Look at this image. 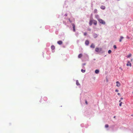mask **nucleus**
I'll list each match as a JSON object with an SVG mask.
<instances>
[{
	"instance_id": "obj_34",
	"label": "nucleus",
	"mask_w": 133,
	"mask_h": 133,
	"mask_svg": "<svg viewBox=\"0 0 133 133\" xmlns=\"http://www.w3.org/2000/svg\"><path fill=\"white\" fill-rule=\"evenodd\" d=\"M123 99V98H121V99Z\"/></svg>"
},
{
	"instance_id": "obj_6",
	"label": "nucleus",
	"mask_w": 133,
	"mask_h": 133,
	"mask_svg": "<svg viewBox=\"0 0 133 133\" xmlns=\"http://www.w3.org/2000/svg\"><path fill=\"white\" fill-rule=\"evenodd\" d=\"M97 21L95 20H93V23L95 25H96L97 24Z\"/></svg>"
},
{
	"instance_id": "obj_24",
	"label": "nucleus",
	"mask_w": 133,
	"mask_h": 133,
	"mask_svg": "<svg viewBox=\"0 0 133 133\" xmlns=\"http://www.w3.org/2000/svg\"><path fill=\"white\" fill-rule=\"evenodd\" d=\"M113 47L115 49H116L117 48V47L115 45Z\"/></svg>"
},
{
	"instance_id": "obj_14",
	"label": "nucleus",
	"mask_w": 133,
	"mask_h": 133,
	"mask_svg": "<svg viewBox=\"0 0 133 133\" xmlns=\"http://www.w3.org/2000/svg\"><path fill=\"white\" fill-rule=\"evenodd\" d=\"M123 38L124 37H123L122 36H121L120 38V39H119V41L120 42H121L122 41V39H123Z\"/></svg>"
},
{
	"instance_id": "obj_2",
	"label": "nucleus",
	"mask_w": 133,
	"mask_h": 133,
	"mask_svg": "<svg viewBox=\"0 0 133 133\" xmlns=\"http://www.w3.org/2000/svg\"><path fill=\"white\" fill-rule=\"evenodd\" d=\"M126 65L127 66H130V67H131L132 66L131 64L129 61H128Z\"/></svg>"
},
{
	"instance_id": "obj_23",
	"label": "nucleus",
	"mask_w": 133,
	"mask_h": 133,
	"mask_svg": "<svg viewBox=\"0 0 133 133\" xmlns=\"http://www.w3.org/2000/svg\"><path fill=\"white\" fill-rule=\"evenodd\" d=\"M105 127L106 128H107L108 127L109 125L107 124H106L105 125Z\"/></svg>"
},
{
	"instance_id": "obj_32",
	"label": "nucleus",
	"mask_w": 133,
	"mask_h": 133,
	"mask_svg": "<svg viewBox=\"0 0 133 133\" xmlns=\"http://www.w3.org/2000/svg\"><path fill=\"white\" fill-rule=\"evenodd\" d=\"M133 60V59H131V61H132Z\"/></svg>"
},
{
	"instance_id": "obj_11",
	"label": "nucleus",
	"mask_w": 133,
	"mask_h": 133,
	"mask_svg": "<svg viewBox=\"0 0 133 133\" xmlns=\"http://www.w3.org/2000/svg\"><path fill=\"white\" fill-rule=\"evenodd\" d=\"M89 42L88 40H86L85 42V44L87 45H88L89 44Z\"/></svg>"
},
{
	"instance_id": "obj_9",
	"label": "nucleus",
	"mask_w": 133,
	"mask_h": 133,
	"mask_svg": "<svg viewBox=\"0 0 133 133\" xmlns=\"http://www.w3.org/2000/svg\"><path fill=\"white\" fill-rule=\"evenodd\" d=\"M93 36L94 38H96L97 37V34H93Z\"/></svg>"
},
{
	"instance_id": "obj_1",
	"label": "nucleus",
	"mask_w": 133,
	"mask_h": 133,
	"mask_svg": "<svg viewBox=\"0 0 133 133\" xmlns=\"http://www.w3.org/2000/svg\"><path fill=\"white\" fill-rule=\"evenodd\" d=\"M98 20L100 23L104 25L105 24V22L102 19H98Z\"/></svg>"
},
{
	"instance_id": "obj_4",
	"label": "nucleus",
	"mask_w": 133,
	"mask_h": 133,
	"mask_svg": "<svg viewBox=\"0 0 133 133\" xmlns=\"http://www.w3.org/2000/svg\"><path fill=\"white\" fill-rule=\"evenodd\" d=\"M116 83L117 84L116 86L117 87H119L121 86V84L118 81H117L116 82Z\"/></svg>"
},
{
	"instance_id": "obj_38",
	"label": "nucleus",
	"mask_w": 133,
	"mask_h": 133,
	"mask_svg": "<svg viewBox=\"0 0 133 133\" xmlns=\"http://www.w3.org/2000/svg\"><path fill=\"white\" fill-rule=\"evenodd\" d=\"M132 93H133V92H132Z\"/></svg>"
},
{
	"instance_id": "obj_31",
	"label": "nucleus",
	"mask_w": 133,
	"mask_h": 133,
	"mask_svg": "<svg viewBox=\"0 0 133 133\" xmlns=\"http://www.w3.org/2000/svg\"><path fill=\"white\" fill-rule=\"evenodd\" d=\"M117 94H118V95H120V93H118Z\"/></svg>"
},
{
	"instance_id": "obj_7",
	"label": "nucleus",
	"mask_w": 133,
	"mask_h": 133,
	"mask_svg": "<svg viewBox=\"0 0 133 133\" xmlns=\"http://www.w3.org/2000/svg\"><path fill=\"white\" fill-rule=\"evenodd\" d=\"M57 43L59 45H61L62 44V42L61 41H59L57 42Z\"/></svg>"
},
{
	"instance_id": "obj_15",
	"label": "nucleus",
	"mask_w": 133,
	"mask_h": 133,
	"mask_svg": "<svg viewBox=\"0 0 133 133\" xmlns=\"http://www.w3.org/2000/svg\"><path fill=\"white\" fill-rule=\"evenodd\" d=\"M99 71L97 69L95 70V73L96 74H98L99 73Z\"/></svg>"
},
{
	"instance_id": "obj_28",
	"label": "nucleus",
	"mask_w": 133,
	"mask_h": 133,
	"mask_svg": "<svg viewBox=\"0 0 133 133\" xmlns=\"http://www.w3.org/2000/svg\"><path fill=\"white\" fill-rule=\"evenodd\" d=\"M85 103L86 104H88V102H87V101L86 100H85Z\"/></svg>"
},
{
	"instance_id": "obj_20",
	"label": "nucleus",
	"mask_w": 133,
	"mask_h": 133,
	"mask_svg": "<svg viewBox=\"0 0 133 133\" xmlns=\"http://www.w3.org/2000/svg\"><path fill=\"white\" fill-rule=\"evenodd\" d=\"M97 10L96 9H95L94 10V13H97Z\"/></svg>"
},
{
	"instance_id": "obj_29",
	"label": "nucleus",
	"mask_w": 133,
	"mask_h": 133,
	"mask_svg": "<svg viewBox=\"0 0 133 133\" xmlns=\"http://www.w3.org/2000/svg\"><path fill=\"white\" fill-rule=\"evenodd\" d=\"M69 20L70 22H71V21L70 19H69Z\"/></svg>"
},
{
	"instance_id": "obj_35",
	"label": "nucleus",
	"mask_w": 133,
	"mask_h": 133,
	"mask_svg": "<svg viewBox=\"0 0 133 133\" xmlns=\"http://www.w3.org/2000/svg\"><path fill=\"white\" fill-rule=\"evenodd\" d=\"M115 117H116V116H114V118H115Z\"/></svg>"
},
{
	"instance_id": "obj_13",
	"label": "nucleus",
	"mask_w": 133,
	"mask_h": 133,
	"mask_svg": "<svg viewBox=\"0 0 133 133\" xmlns=\"http://www.w3.org/2000/svg\"><path fill=\"white\" fill-rule=\"evenodd\" d=\"M90 47L91 48H94L95 47V46L93 44H92L90 46Z\"/></svg>"
},
{
	"instance_id": "obj_30",
	"label": "nucleus",
	"mask_w": 133,
	"mask_h": 133,
	"mask_svg": "<svg viewBox=\"0 0 133 133\" xmlns=\"http://www.w3.org/2000/svg\"><path fill=\"white\" fill-rule=\"evenodd\" d=\"M65 16H67V14H65Z\"/></svg>"
},
{
	"instance_id": "obj_8",
	"label": "nucleus",
	"mask_w": 133,
	"mask_h": 133,
	"mask_svg": "<svg viewBox=\"0 0 133 133\" xmlns=\"http://www.w3.org/2000/svg\"><path fill=\"white\" fill-rule=\"evenodd\" d=\"M101 8L102 9L104 10L105 9V7L104 6L102 5L101 6Z\"/></svg>"
},
{
	"instance_id": "obj_16",
	"label": "nucleus",
	"mask_w": 133,
	"mask_h": 133,
	"mask_svg": "<svg viewBox=\"0 0 133 133\" xmlns=\"http://www.w3.org/2000/svg\"><path fill=\"white\" fill-rule=\"evenodd\" d=\"M95 17L97 18V19L99 18V16L97 15H95Z\"/></svg>"
},
{
	"instance_id": "obj_5",
	"label": "nucleus",
	"mask_w": 133,
	"mask_h": 133,
	"mask_svg": "<svg viewBox=\"0 0 133 133\" xmlns=\"http://www.w3.org/2000/svg\"><path fill=\"white\" fill-rule=\"evenodd\" d=\"M93 20H90V21L89 24L90 25H91L93 23Z\"/></svg>"
},
{
	"instance_id": "obj_37",
	"label": "nucleus",
	"mask_w": 133,
	"mask_h": 133,
	"mask_svg": "<svg viewBox=\"0 0 133 133\" xmlns=\"http://www.w3.org/2000/svg\"><path fill=\"white\" fill-rule=\"evenodd\" d=\"M131 116H133V115H131Z\"/></svg>"
},
{
	"instance_id": "obj_21",
	"label": "nucleus",
	"mask_w": 133,
	"mask_h": 133,
	"mask_svg": "<svg viewBox=\"0 0 133 133\" xmlns=\"http://www.w3.org/2000/svg\"><path fill=\"white\" fill-rule=\"evenodd\" d=\"M81 71L83 73H84V72H85V70H83V69H82L81 70Z\"/></svg>"
},
{
	"instance_id": "obj_19",
	"label": "nucleus",
	"mask_w": 133,
	"mask_h": 133,
	"mask_svg": "<svg viewBox=\"0 0 133 133\" xmlns=\"http://www.w3.org/2000/svg\"><path fill=\"white\" fill-rule=\"evenodd\" d=\"M76 84L77 85H80V84L78 82V80H77L76 81Z\"/></svg>"
},
{
	"instance_id": "obj_33",
	"label": "nucleus",
	"mask_w": 133,
	"mask_h": 133,
	"mask_svg": "<svg viewBox=\"0 0 133 133\" xmlns=\"http://www.w3.org/2000/svg\"><path fill=\"white\" fill-rule=\"evenodd\" d=\"M85 65V63L84 64H83V65Z\"/></svg>"
},
{
	"instance_id": "obj_26",
	"label": "nucleus",
	"mask_w": 133,
	"mask_h": 133,
	"mask_svg": "<svg viewBox=\"0 0 133 133\" xmlns=\"http://www.w3.org/2000/svg\"><path fill=\"white\" fill-rule=\"evenodd\" d=\"M87 35V32H85L84 33V36H86Z\"/></svg>"
},
{
	"instance_id": "obj_10",
	"label": "nucleus",
	"mask_w": 133,
	"mask_h": 133,
	"mask_svg": "<svg viewBox=\"0 0 133 133\" xmlns=\"http://www.w3.org/2000/svg\"><path fill=\"white\" fill-rule=\"evenodd\" d=\"M99 51V49L98 48H96L95 49V51L97 52H98Z\"/></svg>"
},
{
	"instance_id": "obj_22",
	"label": "nucleus",
	"mask_w": 133,
	"mask_h": 133,
	"mask_svg": "<svg viewBox=\"0 0 133 133\" xmlns=\"http://www.w3.org/2000/svg\"><path fill=\"white\" fill-rule=\"evenodd\" d=\"M111 52V50H109L108 51V53L109 54H110Z\"/></svg>"
},
{
	"instance_id": "obj_18",
	"label": "nucleus",
	"mask_w": 133,
	"mask_h": 133,
	"mask_svg": "<svg viewBox=\"0 0 133 133\" xmlns=\"http://www.w3.org/2000/svg\"><path fill=\"white\" fill-rule=\"evenodd\" d=\"M82 56V55L81 54H79L78 56V58H81Z\"/></svg>"
},
{
	"instance_id": "obj_27",
	"label": "nucleus",
	"mask_w": 133,
	"mask_h": 133,
	"mask_svg": "<svg viewBox=\"0 0 133 133\" xmlns=\"http://www.w3.org/2000/svg\"><path fill=\"white\" fill-rule=\"evenodd\" d=\"M115 91L116 92H118V89H116Z\"/></svg>"
},
{
	"instance_id": "obj_25",
	"label": "nucleus",
	"mask_w": 133,
	"mask_h": 133,
	"mask_svg": "<svg viewBox=\"0 0 133 133\" xmlns=\"http://www.w3.org/2000/svg\"><path fill=\"white\" fill-rule=\"evenodd\" d=\"M122 104V102H121L119 104V105L120 106H121Z\"/></svg>"
},
{
	"instance_id": "obj_12",
	"label": "nucleus",
	"mask_w": 133,
	"mask_h": 133,
	"mask_svg": "<svg viewBox=\"0 0 133 133\" xmlns=\"http://www.w3.org/2000/svg\"><path fill=\"white\" fill-rule=\"evenodd\" d=\"M131 56H132L131 54L130 53V54H129L127 56V58H129L131 57Z\"/></svg>"
},
{
	"instance_id": "obj_3",
	"label": "nucleus",
	"mask_w": 133,
	"mask_h": 133,
	"mask_svg": "<svg viewBox=\"0 0 133 133\" xmlns=\"http://www.w3.org/2000/svg\"><path fill=\"white\" fill-rule=\"evenodd\" d=\"M72 27L73 28V31L74 32L75 31V26L74 24L72 23Z\"/></svg>"
},
{
	"instance_id": "obj_17",
	"label": "nucleus",
	"mask_w": 133,
	"mask_h": 133,
	"mask_svg": "<svg viewBox=\"0 0 133 133\" xmlns=\"http://www.w3.org/2000/svg\"><path fill=\"white\" fill-rule=\"evenodd\" d=\"M51 48L52 50H54L55 49V46L54 45L51 46Z\"/></svg>"
},
{
	"instance_id": "obj_36",
	"label": "nucleus",
	"mask_w": 133,
	"mask_h": 133,
	"mask_svg": "<svg viewBox=\"0 0 133 133\" xmlns=\"http://www.w3.org/2000/svg\"><path fill=\"white\" fill-rule=\"evenodd\" d=\"M121 102V100H119V102Z\"/></svg>"
}]
</instances>
